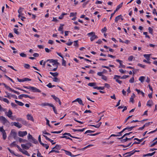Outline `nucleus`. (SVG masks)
Masks as SVG:
<instances>
[{
	"label": "nucleus",
	"instance_id": "27",
	"mask_svg": "<svg viewBox=\"0 0 157 157\" xmlns=\"http://www.w3.org/2000/svg\"><path fill=\"white\" fill-rule=\"evenodd\" d=\"M0 132H2V135L6 133L5 130L3 129V127H0Z\"/></svg>",
	"mask_w": 157,
	"mask_h": 157
},
{
	"label": "nucleus",
	"instance_id": "2",
	"mask_svg": "<svg viewBox=\"0 0 157 157\" xmlns=\"http://www.w3.org/2000/svg\"><path fill=\"white\" fill-rule=\"evenodd\" d=\"M11 137H13L15 139H16L17 137V133L14 130H11L10 135L8 137L9 139H10Z\"/></svg>",
	"mask_w": 157,
	"mask_h": 157
},
{
	"label": "nucleus",
	"instance_id": "10",
	"mask_svg": "<svg viewBox=\"0 0 157 157\" xmlns=\"http://www.w3.org/2000/svg\"><path fill=\"white\" fill-rule=\"evenodd\" d=\"M63 135H67L68 136H69L73 138L77 139H80V140L81 139V138H80L78 137L77 136H72V135H71L70 133H65L63 134Z\"/></svg>",
	"mask_w": 157,
	"mask_h": 157
},
{
	"label": "nucleus",
	"instance_id": "37",
	"mask_svg": "<svg viewBox=\"0 0 157 157\" xmlns=\"http://www.w3.org/2000/svg\"><path fill=\"white\" fill-rule=\"evenodd\" d=\"M96 84L94 82H91V83H89L88 85L89 86H96Z\"/></svg>",
	"mask_w": 157,
	"mask_h": 157
},
{
	"label": "nucleus",
	"instance_id": "41",
	"mask_svg": "<svg viewBox=\"0 0 157 157\" xmlns=\"http://www.w3.org/2000/svg\"><path fill=\"white\" fill-rule=\"evenodd\" d=\"M20 56L22 57H26V55L24 53H21L20 54Z\"/></svg>",
	"mask_w": 157,
	"mask_h": 157
},
{
	"label": "nucleus",
	"instance_id": "54",
	"mask_svg": "<svg viewBox=\"0 0 157 157\" xmlns=\"http://www.w3.org/2000/svg\"><path fill=\"white\" fill-rule=\"evenodd\" d=\"M63 25H60V26L59 27V29L58 30L59 31H62V30H63Z\"/></svg>",
	"mask_w": 157,
	"mask_h": 157
},
{
	"label": "nucleus",
	"instance_id": "59",
	"mask_svg": "<svg viewBox=\"0 0 157 157\" xmlns=\"http://www.w3.org/2000/svg\"><path fill=\"white\" fill-rule=\"evenodd\" d=\"M24 67L25 68H26L27 69H28V68H29V67L30 65L29 64H25V65H24Z\"/></svg>",
	"mask_w": 157,
	"mask_h": 157
},
{
	"label": "nucleus",
	"instance_id": "49",
	"mask_svg": "<svg viewBox=\"0 0 157 157\" xmlns=\"http://www.w3.org/2000/svg\"><path fill=\"white\" fill-rule=\"evenodd\" d=\"M43 146H44V147H45L47 149H48V148H49V146L47 144H42Z\"/></svg>",
	"mask_w": 157,
	"mask_h": 157
},
{
	"label": "nucleus",
	"instance_id": "40",
	"mask_svg": "<svg viewBox=\"0 0 157 157\" xmlns=\"http://www.w3.org/2000/svg\"><path fill=\"white\" fill-rule=\"evenodd\" d=\"M31 141L35 144H36L38 143L37 141L34 138L31 140Z\"/></svg>",
	"mask_w": 157,
	"mask_h": 157
},
{
	"label": "nucleus",
	"instance_id": "4",
	"mask_svg": "<svg viewBox=\"0 0 157 157\" xmlns=\"http://www.w3.org/2000/svg\"><path fill=\"white\" fill-rule=\"evenodd\" d=\"M0 121L4 124L8 122V121L6 118L2 116H0Z\"/></svg>",
	"mask_w": 157,
	"mask_h": 157
},
{
	"label": "nucleus",
	"instance_id": "13",
	"mask_svg": "<svg viewBox=\"0 0 157 157\" xmlns=\"http://www.w3.org/2000/svg\"><path fill=\"white\" fill-rule=\"evenodd\" d=\"M134 137V136H133L131 138H128L127 137H126L125 139H122L121 140V141L122 143H124L126 142V141H127L128 140H131L132 138Z\"/></svg>",
	"mask_w": 157,
	"mask_h": 157
},
{
	"label": "nucleus",
	"instance_id": "14",
	"mask_svg": "<svg viewBox=\"0 0 157 157\" xmlns=\"http://www.w3.org/2000/svg\"><path fill=\"white\" fill-rule=\"evenodd\" d=\"M33 92H40L41 91L40 90L37 88H36L33 87V89L32 90Z\"/></svg>",
	"mask_w": 157,
	"mask_h": 157
},
{
	"label": "nucleus",
	"instance_id": "26",
	"mask_svg": "<svg viewBox=\"0 0 157 157\" xmlns=\"http://www.w3.org/2000/svg\"><path fill=\"white\" fill-rule=\"evenodd\" d=\"M135 90L137 92L138 94H141L144 97V93L142 91H141L140 90H138L137 89H136Z\"/></svg>",
	"mask_w": 157,
	"mask_h": 157
},
{
	"label": "nucleus",
	"instance_id": "31",
	"mask_svg": "<svg viewBox=\"0 0 157 157\" xmlns=\"http://www.w3.org/2000/svg\"><path fill=\"white\" fill-rule=\"evenodd\" d=\"M123 2L121 3L120 4L118 5L117 7L116 11H117L120 8H121L122 6Z\"/></svg>",
	"mask_w": 157,
	"mask_h": 157
},
{
	"label": "nucleus",
	"instance_id": "48",
	"mask_svg": "<svg viewBox=\"0 0 157 157\" xmlns=\"http://www.w3.org/2000/svg\"><path fill=\"white\" fill-rule=\"evenodd\" d=\"M94 132V131H91V130H88L86 131L85 132V134H86L87 133H93V132Z\"/></svg>",
	"mask_w": 157,
	"mask_h": 157
},
{
	"label": "nucleus",
	"instance_id": "44",
	"mask_svg": "<svg viewBox=\"0 0 157 157\" xmlns=\"http://www.w3.org/2000/svg\"><path fill=\"white\" fill-rule=\"evenodd\" d=\"M56 148V149H57L58 150H60L61 148V146L59 145H56L55 146V147Z\"/></svg>",
	"mask_w": 157,
	"mask_h": 157
},
{
	"label": "nucleus",
	"instance_id": "22",
	"mask_svg": "<svg viewBox=\"0 0 157 157\" xmlns=\"http://www.w3.org/2000/svg\"><path fill=\"white\" fill-rule=\"evenodd\" d=\"M10 118L11 120H12L13 121H14L15 120H16L17 121H20V120H21V119H16V117L14 116H11V117H10Z\"/></svg>",
	"mask_w": 157,
	"mask_h": 157
},
{
	"label": "nucleus",
	"instance_id": "15",
	"mask_svg": "<svg viewBox=\"0 0 157 157\" xmlns=\"http://www.w3.org/2000/svg\"><path fill=\"white\" fill-rule=\"evenodd\" d=\"M40 105L42 106H49L50 107L52 106V104L48 103H42Z\"/></svg>",
	"mask_w": 157,
	"mask_h": 157
},
{
	"label": "nucleus",
	"instance_id": "58",
	"mask_svg": "<svg viewBox=\"0 0 157 157\" xmlns=\"http://www.w3.org/2000/svg\"><path fill=\"white\" fill-rule=\"evenodd\" d=\"M138 66H139L140 67L143 68H145V66L144 65H142L141 64H140V63H139L138 64Z\"/></svg>",
	"mask_w": 157,
	"mask_h": 157
},
{
	"label": "nucleus",
	"instance_id": "33",
	"mask_svg": "<svg viewBox=\"0 0 157 157\" xmlns=\"http://www.w3.org/2000/svg\"><path fill=\"white\" fill-rule=\"evenodd\" d=\"M145 78V77L144 76H141L139 78V80H140L141 82H143Z\"/></svg>",
	"mask_w": 157,
	"mask_h": 157
},
{
	"label": "nucleus",
	"instance_id": "62",
	"mask_svg": "<svg viewBox=\"0 0 157 157\" xmlns=\"http://www.w3.org/2000/svg\"><path fill=\"white\" fill-rule=\"evenodd\" d=\"M105 87H106L107 88H109L110 87V86L109 84L107 83L105 84Z\"/></svg>",
	"mask_w": 157,
	"mask_h": 157
},
{
	"label": "nucleus",
	"instance_id": "43",
	"mask_svg": "<svg viewBox=\"0 0 157 157\" xmlns=\"http://www.w3.org/2000/svg\"><path fill=\"white\" fill-rule=\"evenodd\" d=\"M5 93L7 95L6 96H5V97H6L8 98H9L10 99L11 98V97H10V94L9 93L7 92H6Z\"/></svg>",
	"mask_w": 157,
	"mask_h": 157
},
{
	"label": "nucleus",
	"instance_id": "29",
	"mask_svg": "<svg viewBox=\"0 0 157 157\" xmlns=\"http://www.w3.org/2000/svg\"><path fill=\"white\" fill-rule=\"evenodd\" d=\"M18 140L20 143H25L27 141L26 140L20 138H18Z\"/></svg>",
	"mask_w": 157,
	"mask_h": 157
},
{
	"label": "nucleus",
	"instance_id": "18",
	"mask_svg": "<svg viewBox=\"0 0 157 157\" xmlns=\"http://www.w3.org/2000/svg\"><path fill=\"white\" fill-rule=\"evenodd\" d=\"M27 119L29 120H30L32 121H33V117L30 114H28L27 115Z\"/></svg>",
	"mask_w": 157,
	"mask_h": 157
},
{
	"label": "nucleus",
	"instance_id": "42",
	"mask_svg": "<svg viewBox=\"0 0 157 157\" xmlns=\"http://www.w3.org/2000/svg\"><path fill=\"white\" fill-rule=\"evenodd\" d=\"M23 8L22 7L20 8L18 10V12L19 14H21V13H22V11Z\"/></svg>",
	"mask_w": 157,
	"mask_h": 157
},
{
	"label": "nucleus",
	"instance_id": "47",
	"mask_svg": "<svg viewBox=\"0 0 157 157\" xmlns=\"http://www.w3.org/2000/svg\"><path fill=\"white\" fill-rule=\"evenodd\" d=\"M43 136L46 138V139L47 140L49 141L50 142H52V140L50 139V138H49L48 137H47V136H46L45 135H44Z\"/></svg>",
	"mask_w": 157,
	"mask_h": 157
},
{
	"label": "nucleus",
	"instance_id": "12",
	"mask_svg": "<svg viewBox=\"0 0 157 157\" xmlns=\"http://www.w3.org/2000/svg\"><path fill=\"white\" fill-rule=\"evenodd\" d=\"M13 124L15 126L18 128H21L22 127V125L18 122H14L13 123Z\"/></svg>",
	"mask_w": 157,
	"mask_h": 157
},
{
	"label": "nucleus",
	"instance_id": "9",
	"mask_svg": "<svg viewBox=\"0 0 157 157\" xmlns=\"http://www.w3.org/2000/svg\"><path fill=\"white\" fill-rule=\"evenodd\" d=\"M120 20H121V21L123 20V19L122 17V16L121 15H119L116 17L115 19V21L116 22H117L118 21Z\"/></svg>",
	"mask_w": 157,
	"mask_h": 157
},
{
	"label": "nucleus",
	"instance_id": "52",
	"mask_svg": "<svg viewBox=\"0 0 157 157\" xmlns=\"http://www.w3.org/2000/svg\"><path fill=\"white\" fill-rule=\"evenodd\" d=\"M148 30L149 32L151 34H152L153 31L151 27H149L148 28Z\"/></svg>",
	"mask_w": 157,
	"mask_h": 157
},
{
	"label": "nucleus",
	"instance_id": "38",
	"mask_svg": "<svg viewBox=\"0 0 157 157\" xmlns=\"http://www.w3.org/2000/svg\"><path fill=\"white\" fill-rule=\"evenodd\" d=\"M130 135V133H126L125 134H124L122 137H121V138H117L119 139H122L125 136H126L127 135Z\"/></svg>",
	"mask_w": 157,
	"mask_h": 157
},
{
	"label": "nucleus",
	"instance_id": "55",
	"mask_svg": "<svg viewBox=\"0 0 157 157\" xmlns=\"http://www.w3.org/2000/svg\"><path fill=\"white\" fill-rule=\"evenodd\" d=\"M33 138V137L29 133L28 134V139H31L32 140Z\"/></svg>",
	"mask_w": 157,
	"mask_h": 157
},
{
	"label": "nucleus",
	"instance_id": "5",
	"mask_svg": "<svg viewBox=\"0 0 157 157\" xmlns=\"http://www.w3.org/2000/svg\"><path fill=\"white\" fill-rule=\"evenodd\" d=\"M27 133L26 131H20L18 132V135L20 137H23L27 135Z\"/></svg>",
	"mask_w": 157,
	"mask_h": 157
},
{
	"label": "nucleus",
	"instance_id": "24",
	"mask_svg": "<svg viewBox=\"0 0 157 157\" xmlns=\"http://www.w3.org/2000/svg\"><path fill=\"white\" fill-rule=\"evenodd\" d=\"M155 153V151H154L151 153H148L146 154H145L143 156L145 157L147 156H151L154 155Z\"/></svg>",
	"mask_w": 157,
	"mask_h": 157
},
{
	"label": "nucleus",
	"instance_id": "50",
	"mask_svg": "<svg viewBox=\"0 0 157 157\" xmlns=\"http://www.w3.org/2000/svg\"><path fill=\"white\" fill-rule=\"evenodd\" d=\"M13 30H14V32L16 34H19V33L17 31V29L14 28L13 29Z\"/></svg>",
	"mask_w": 157,
	"mask_h": 157
},
{
	"label": "nucleus",
	"instance_id": "39",
	"mask_svg": "<svg viewBox=\"0 0 157 157\" xmlns=\"http://www.w3.org/2000/svg\"><path fill=\"white\" fill-rule=\"evenodd\" d=\"M51 107H52V108L54 112L56 114H57V110H56V109L55 107H54V105L53 104H52V106H51Z\"/></svg>",
	"mask_w": 157,
	"mask_h": 157
},
{
	"label": "nucleus",
	"instance_id": "6",
	"mask_svg": "<svg viewBox=\"0 0 157 157\" xmlns=\"http://www.w3.org/2000/svg\"><path fill=\"white\" fill-rule=\"evenodd\" d=\"M63 150L65 151V153L67 155L70 156H71L72 157L76 156H78V155H79V154H78V155H72V153H71V152L70 151H69L65 150Z\"/></svg>",
	"mask_w": 157,
	"mask_h": 157
},
{
	"label": "nucleus",
	"instance_id": "46",
	"mask_svg": "<svg viewBox=\"0 0 157 157\" xmlns=\"http://www.w3.org/2000/svg\"><path fill=\"white\" fill-rule=\"evenodd\" d=\"M2 100L3 101H4V102H5L6 103H9V101H8V100L7 99H6V98H3L2 99Z\"/></svg>",
	"mask_w": 157,
	"mask_h": 157
},
{
	"label": "nucleus",
	"instance_id": "28",
	"mask_svg": "<svg viewBox=\"0 0 157 157\" xmlns=\"http://www.w3.org/2000/svg\"><path fill=\"white\" fill-rule=\"evenodd\" d=\"M94 88L95 89H97L98 90H104L105 88V87H97V86H95L94 87Z\"/></svg>",
	"mask_w": 157,
	"mask_h": 157
},
{
	"label": "nucleus",
	"instance_id": "57",
	"mask_svg": "<svg viewBox=\"0 0 157 157\" xmlns=\"http://www.w3.org/2000/svg\"><path fill=\"white\" fill-rule=\"evenodd\" d=\"M55 61H56V60H54L53 59H48L46 61H49L50 63H52L53 62H55Z\"/></svg>",
	"mask_w": 157,
	"mask_h": 157
},
{
	"label": "nucleus",
	"instance_id": "21",
	"mask_svg": "<svg viewBox=\"0 0 157 157\" xmlns=\"http://www.w3.org/2000/svg\"><path fill=\"white\" fill-rule=\"evenodd\" d=\"M135 96L134 94H133L132 95L131 98L130 99V102H131L132 103L134 102V99H133L134 98H135Z\"/></svg>",
	"mask_w": 157,
	"mask_h": 157
},
{
	"label": "nucleus",
	"instance_id": "17",
	"mask_svg": "<svg viewBox=\"0 0 157 157\" xmlns=\"http://www.w3.org/2000/svg\"><path fill=\"white\" fill-rule=\"evenodd\" d=\"M85 129V128H83L81 129H72V130L74 132H82Z\"/></svg>",
	"mask_w": 157,
	"mask_h": 157
},
{
	"label": "nucleus",
	"instance_id": "56",
	"mask_svg": "<svg viewBox=\"0 0 157 157\" xmlns=\"http://www.w3.org/2000/svg\"><path fill=\"white\" fill-rule=\"evenodd\" d=\"M152 122H148V123H145L144 125V126L145 127H147V126H148L151 123H152Z\"/></svg>",
	"mask_w": 157,
	"mask_h": 157
},
{
	"label": "nucleus",
	"instance_id": "20",
	"mask_svg": "<svg viewBox=\"0 0 157 157\" xmlns=\"http://www.w3.org/2000/svg\"><path fill=\"white\" fill-rule=\"evenodd\" d=\"M27 97H28V95L25 94H21L18 96V98L20 99H21L23 97L27 98Z\"/></svg>",
	"mask_w": 157,
	"mask_h": 157
},
{
	"label": "nucleus",
	"instance_id": "61",
	"mask_svg": "<svg viewBox=\"0 0 157 157\" xmlns=\"http://www.w3.org/2000/svg\"><path fill=\"white\" fill-rule=\"evenodd\" d=\"M120 76L119 75H115L114 78L115 79H118V78H120Z\"/></svg>",
	"mask_w": 157,
	"mask_h": 157
},
{
	"label": "nucleus",
	"instance_id": "3",
	"mask_svg": "<svg viewBox=\"0 0 157 157\" xmlns=\"http://www.w3.org/2000/svg\"><path fill=\"white\" fill-rule=\"evenodd\" d=\"M31 144L29 143L26 144H21V146L24 149L28 150L31 146Z\"/></svg>",
	"mask_w": 157,
	"mask_h": 157
},
{
	"label": "nucleus",
	"instance_id": "51",
	"mask_svg": "<svg viewBox=\"0 0 157 157\" xmlns=\"http://www.w3.org/2000/svg\"><path fill=\"white\" fill-rule=\"evenodd\" d=\"M6 88L7 90H9V91H11L13 92V90L8 86H7Z\"/></svg>",
	"mask_w": 157,
	"mask_h": 157
},
{
	"label": "nucleus",
	"instance_id": "19",
	"mask_svg": "<svg viewBox=\"0 0 157 157\" xmlns=\"http://www.w3.org/2000/svg\"><path fill=\"white\" fill-rule=\"evenodd\" d=\"M50 77L52 78L53 81L54 82H60V79L58 78H57L56 77H55L53 78H52L51 77Z\"/></svg>",
	"mask_w": 157,
	"mask_h": 157
},
{
	"label": "nucleus",
	"instance_id": "63",
	"mask_svg": "<svg viewBox=\"0 0 157 157\" xmlns=\"http://www.w3.org/2000/svg\"><path fill=\"white\" fill-rule=\"evenodd\" d=\"M2 136H3V139L5 140L6 139V137H7V135L6 134V133H4V134H3L2 135Z\"/></svg>",
	"mask_w": 157,
	"mask_h": 157
},
{
	"label": "nucleus",
	"instance_id": "25",
	"mask_svg": "<svg viewBox=\"0 0 157 157\" xmlns=\"http://www.w3.org/2000/svg\"><path fill=\"white\" fill-rule=\"evenodd\" d=\"M15 101L16 103L17 104L20 106H22L24 105V104L22 102L18 101L17 100H15Z\"/></svg>",
	"mask_w": 157,
	"mask_h": 157
},
{
	"label": "nucleus",
	"instance_id": "11",
	"mask_svg": "<svg viewBox=\"0 0 157 157\" xmlns=\"http://www.w3.org/2000/svg\"><path fill=\"white\" fill-rule=\"evenodd\" d=\"M5 114L9 118H10L12 116L13 113L10 110H9L8 112H6Z\"/></svg>",
	"mask_w": 157,
	"mask_h": 157
},
{
	"label": "nucleus",
	"instance_id": "32",
	"mask_svg": "<svg viewBox=\"0 0 157 157\" xmlns=\"http://www.w3.org/2000/svg\"><path fill=\"white\" fill-rule=\"evenodd\" d=\"M93 145H92V144H90V145H88V146H87L83 148H81V149H78L79 150H85V149H86L87 148H88V147H90L91 146H93Z\"/></svg>",
	"mask_w": 157,
	"mask_h": 157
},
{
	"label": "nucleus",
	"instance_id": "53",
	"mask_svg": "<svg viewBox=\"0 0 157 157\" xmlns=\"http://www.w3.org/2000/svg\"><path fill=\"white\" fill-rule=\"evenodd\" d=\"M76 14H77L76 13H74L72 12V13H71L70 14V17H73L75 15H76Z\"/></svg>",
	"mask_w": 157,
	"mask_h": 157
},
{
	"label": "nucleus",
	"instance_id": "36",
	"mask_svg": "<svg viewBox=\"0 0 157 157\" xmlns=\"http://www.w3.org/2000/svg\"><path fill=\"white\" fill-rule=\"evenodd\" d=\"M150 55L149 54H144V56L147 60H149Z\"/></svg>",
	"mask_w": 157,
	"mask_h": 157
},
{
	"label": "nucleus",
	"instance_id": "45",
	"mask_svg": "<svg viewBox=\"0 0 157 157\" xmlns=\"http://www.w3.org/2000/svg\"><path fill=\"white\" fill-rule=\"evenodd\" d=\"M78 40H75L74 41V45L77 47H78Z\"/></svg>",
	"mask_w": 157,
	"mask_h": 157
},
{
	"label": "nucleus",
	"instance_id": "35",
	"mask_svg": "<svg viewBox=\"0 0 157 157\" xmlns=\"http://www.w3.org/2000/svg\"><path fill=\"white\" fill-rule=\"evenodd\" d=\"M23 154L27 155L28 156H30V155L29 153H28V151L25 150H23L21 152Z\"/></svg>",
	"mask_w": 157,
	"mask_h": 157
},
{
	"label": "nucleus",
	"instance_id": "8",
	"mask_svg": "<svg viewBox=\"0 0 157 157\" xmlns=\"http://www.w3.org/2000/svg\"><path fill=\"white\" fill-rule=\"evenodd\" d=\"M51 96L53 98V99H54V100L56 102H58L59 103V104L60 105H61V102L60 100L58 98H57V97H56L54 95H52Z\"/></svg>",
	"mask_w": 157,
	"mask_h": 157
},
{
	"label": "nucleus",
	"instance_id": "16",
	"mask_svg": "<svg viewBox=\"0 0 157 157\" xmlns=\"http://www.w3.org/2000/svg\"><path fill=\"white\" fill-rule=\"evenodd\" d=\"M153 103V101L151 100H149L147 103V105L151 107Z\"/></svg>",
	"mask_w": 157,
	"mask_h": 157
},
{
	"label": "nucleus",
	"instance_id": "7",
	"mask_svg": "<svg viewBox=\"0 0 157 157\" xmlns=\"http://www.w3.org/2000/svg\"><path fill=\"white\" fill-rule=\"evenodd\" d=\"M76 101H78V103L81 105H84L82 103V100L80 98H77L75 100L73 101L72 102L74 103Z\"/></svg>",
	"mask_w": 157,
	"mask_h": 157
},
{
	"label": "nucleus",
	"instance_id": "23",
	"mask_svg": "<svg viewBox=\"0 0 157 157\" xmlns=\"http://www.w3.org/2000/svg\"><path fill=\"white\" fill-rule=\"evenodd\" d=\"M101 124V122H100L98 124H97L96 125H89V126L94 127L95 128H98L100 126Z\"/></svg>",
	"mask_w": 157,
	"mask_h": 157
},
{
	"label": "nucleus",
	"instance_id": "64",
	"mask_svg": "<svg viewBox=\"0 0 157 157\" xmlns=\"http://www.w3.org/2000/svg\"><path fill=\"white\" fill-rule=\"evenodd\" d=\"M72 43H73L72 42L70 41L66 43V44L68 46H70L72 44Z\"/></svg>",
	"mask_w": 157,
	"mask_h": 157
},
{
	"label": "nucleus",
	"instance_id": "1",
	"mask_svg": "<svg viewBox=\"0 0 157 157\" xmlns=\"http://www.w3.org/2000/svg\"><path fill=\"white\" fill-rule=\"evenodd\" d=\"M87 35L89 36H91L90 40L92 41H93L95 39L98 38L97 36L95 34V33L94 32H92L90 33H88Z\"/></svg>",
	"mask_w": 157,
	"mask_h": 157
},
{
	"label": "nucleus",
	"instance_id": "60",
	"mask_svg": "<svg viewBox=\"0 0 157 157\" xmlns=\"http://www.w3.org/2000/svg\"><path fill=\"white\" fill-rule=\"evenodd\" d=\"M107 30V29L106 27H104L103 29H102L101 30V31L102 32L104 33Z\"/></svg>",
	"mask_w": 157,
	"mask_h": 157
},
{
	"label": "nucleus",
	"instance_id": "34",
	"mask_svg": "<svg viewBox=\"0 0 157 157\" xmlns=\"http://www.w3.org/2000/svg\"><path fill=\"white\" fill-rule=\"evenodd\" d=\"M153 143L149 144V146L150 147H152L155 146V145L157 144V140L155 142H154L153 141Z\"/></svg>",
	"mask_w": 157,
	"mask_h": 157
},
{
	"label": "nucleus",
	"instance_id": "30",
	"mask_svg": "<svg viewBox=\"0 0 157 157\" xmlns=\"http://www.w3.org/2000/svg\"><path fill=\"white\" fill-rule=\"evenodd\" d=\"M50 73L54 77H56L58 76L59 75L58 73L57 72L52 73V72H50Z\"/></svg>",
	"mask_w": 157,
	"mask_h": 157
}]
</instances>
